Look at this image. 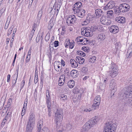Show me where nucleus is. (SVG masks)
<instances>
[{"label": "nucleus", "mask_w": 132, "mask_h": 132, "mask_svg": "<svg viewBox=\"0 0 132 132\" xmlns=\"http://www.w3.org/2000/svg\"><path fill=\"white\" fill-rule=\"evenodd\" d=\"M29 120L27 123L26 132H31L35 122V116L32 113H30L28 118Z\"/></svg>", "instance_id": "1"}, {"label": "nucleus", "mask_w": 132, "mask_h": 132, "mask_svg": "<svg viewBox=\"0 0 132 132\" xmlns=\"http://www.w3.org/2000/svg\"><path fill=\"white\" fill-rule=\"evenodd\" d=\"M63 112L62 110L58 109L55 113V122L56 124V128H58L61 125V121L63 119Z\"/></svg>", "instance_id": "2"}, {"label": "nucleus", "mask_w": 132, "mask_h": 132, "mask_svg": "<svg viewBox=\"0 0 132 132\" xmlns=\"http://www.w3.org/2000/svg\"><path fill=\"white\" fill-rule=\"evenodd\" d=\"M109 68V70L108 71V75L112 78H114L117 75L118 71L114 63H112Z\"/></svg>", "instance_id": "3"}, {"label": "nucleus", "mask_w": 132, "mask_h": 132, "mask_svg": "<svg viewBox=\"0 0 132 132\" xmlns=\"http://www.w3.org/2000/svg\"><path fill=\"white\" fill-rule=\"evenodd\" d=\"M129 96L124 95L123 93H121L120 94L118 100H122L125 105L132 106V97H129Z\"/></svg>", "instance_id": "4"}, {"label": "nucleus", "mask_w": 132, "mask_h": 132, "mask_svg": "<svg viewBox=\"0 0 132 132\" xmlns=\"http://www.w3.org/2000/svg\"><path fill=\"white\" fill-rule=\"evenodd\" d=\"M112 122H109L106 123L103 132H115L117 127L116 123L111 124Z\"/></svg>", "instance_id": "5"}, {"label": "nucleus", "mask_w": 132, "mask_h": 132, "mask_svg": "<svg viewBox=\"0 0 132 132\" xmlns=\"http://www.w3.org/2000/svg\"><path fill=\"white\" fill-rule=\"evenodd\" d=\"M77 19L74 15H69L66 20V23L68 26H72V24L75 22Z\"/></svg>", "instance_id": "6"}, {"label": "nucleus", "mask_w": 132, "mask_h": 132, "mask_svg": "<svg viewBox=\"0 0 132 132\" xmlns=\"http://www.w3.org/2000/svg\"><path fill=\"white\" fill-rule=\"evenodd\" d=\"M101 101V98L99 95H97L95 98L92 105L93 107L95 109L98 108Z\"/></svg>", "instance_id": "7"}, {"label": "nucleus", "mask_w": 132, "mask_h": 132, "mask_svg": "<svg viewBox=\"0 0 132 132\" xmlns=\"http://www.w3.org/2000/svg\"><path fill=\"white\" fill-rule=\"evenodd\" d=\"M130 7L129 5L126 3H123L119 5V9L122 12H126L128 11Z\"/></svg>", "instance_id": "8"}, {"label": "nucleus", "mask_w": 132, "mask_h": 132, "mask_svg": "<svg viewBox=\"0 0 132 132\" xmlns=\"http://www.w3.org/2000/svg\"><path fill=\"white\" fill-rule=\"evenodd\" d=\"M124 92H121L120 94L123 93L124 95H127V96H129L131 94H132V84L129 85L126 88H125V89H124Z\"/></svg>", "instance_id": "9"}, {"label": "nucleus", "mask_w": 132, "mask_h": 132, "mask_svg": "<svg viewBox=\"0 0 132 132\" xmlns=\"http://www.w3.org/2000/svg\"><path fill=\"white\" fill-rule=\"evenodd\" d=\"M82 3L80 2H78L76 3L73 6V10L74 12L77 11V10H81V8L82 7Z\"/></svg>", "instance_id": "10"}, {"label": "nucleus", "mask_w": 132, "mask_h": 132, "mask_svg": "<svg viewBox=\"0 0 132 132\" xmlns=\"http://www.w3.org/2000/svg\"><path fill=\"white\" fill-rule=\"evenodd\" d=\"M85 32L84 35L85 36L87 37H91L93 35V32L92 31L88 29V28H85L84 30L83 31L81 32V33L82 34L83 32Z\"/></svg>", "instance_id": "11"}, {"label": "nucleus", "mask_w": 132, "mask_h": 132, "mask_svg": "<svg viewBox=\"0 0 132 132\" xmlns=\"http://www.w3.org/2000/svg\"><path fill=\"white\" fill-rule=\"evenodd\" d=\"M77 15L79 17L82 18L85 15L86 11L85 10L81 9V10H77L76 11Z\"/></svg>", "instance_id": "12"}, {"label": "nucleus", "mask_w": 132, "mask_h": 132, "mask_svg": "<svg viewBox=\"0 0 132 132\" xmlns=\"http://www.w3.org/2000/svg\"><path fill=\"white\" fill-rule=\"evenodd\" d=\"M119 28L116 26L112 25L110 28L109 30L110 32L116 34L119 31Z\"/></svg>", "instance_id": "13"}, {"label": "nucleus", "mask_w": 132, "mask_h": 132, "mask_svg": "<svg viewBox=\"0 0 132 132\" xmlns=\"http://www.w3.org/2000/svg\"><path fill=\"white\" fill-rule=\"evenodd\" d=\"M96 117L95 118H93L89 120L87 122L92 127L93 126L95 125L97 123V120L96 119Z\"/></svg>", "instance_id": "14"}, {"label": "nucleus", "mask_w": 132, "mask_h": 132, "mask_svg": "<svg viewBox=\"0 0 132 132\" xmlns=\"http://www.w3.org/2000/svg\"><path fill=\"white\" fill-rule=\"evenodd\" d=\"M95 13L96 17L98 18L102 16H103L104 15L103 11L100 9H96L95 10Z\"/></svg>", "instance_id": "15"}, {"label": "nucleus", "mask_w": 132, "mask_h": 132, "mask_svg": "<svg viewBox=\"0 0 132 132\" xmlns=\"http://www.w3.org/2000/svg\"><path fill=\"white\" fill-rule=\"evenodd\" d=\"M91 127L90 125L87 122L83 127L82 129L81 130L82 132H86Z\"/></svg>", "instance_id": "16"}, {"label": "nucleus", "mask_w": 132, "mask_h": 132, "mask_svg": "<svg viewBox=\"0 0 132 132\" xmlns=\"http://www.w3.org/2000/svg\"><path fill=\"white\" fill-rule=\"evenodd\" d=\"M76 61L80 64H83L85 61V59L82 57L77 56L76 58Z\"/></svg>", "instance_id": "17"}, {"label": "nucleus", "mask_w": 132, "mask_h": 132, "mask_svg": "<svg viewBox=\"0 0 132 132\" xmlns=\"http://www.w3.org/2000/svg\"><path fill=\"white\" fill-rule=\"evenodd\" d=\"M43 124V121L42 120H40L37 123V129H38V132L40 131L43 129H41V128L42 127V125Z\"/></svg>", "instance_id": "18"}, {"label": "nucleus", "mask_w": 132, "mask_h": 132, "mask_svg": "<svg viewBox=\"0 0 132 132\" xmlns=\"http://www.w3.org/2000/svg\"><path fill=\"white\" fill-rule=\"evenodd\" d=\"M65 78L64 76H61L59 80V85L60 86H61L64 84Z\"/></svg>", "instance_id": "19"}, {"label": "nucleus", "mask_w": 132, "mask_h": 132, "mask_svg": "<svg viewBox=\"0 0 132 132\" xmlns=\"http://www.w3.org/2000/svg\"><path fill=\"white\" fill-rule=\"evenodd\" d=\"M42 15V9H41L38 12L37 15L38 20L37 22V24H38L40 22V20L41 19Z\"/></svg>", "instance_id": "20"}, {"label": "nucleus", "mask_w": 132, "mask_h": 132, "mask_svg": "<svg viewBox=\"0 0 132 132\" xmlns=\"http://www.w3.org/2000/svg\"><path fill=\"white\" fill-rule=\"evenodd\" d=\"M68 85L70 88H72L75 86V82L73 80H70L68 82Z\"/></svg>", "instance_id": "21"}, {"label": "nucleus", "mask_w": 132, "mask_h": 132, "mask_svg": "<svg viewBox=\"0 0 132 132\" xmlns=\"http://www.w3.org/2000/svg\"><path fill=\"white\" fill-rule=\"evenodd\" d=\"M107 16L108 18H112L113 16V12L112 10L108 11L107 12Z\"/></svg>", "instance_id": "22"}, {"label": "nucleus", "mask_w": 132, "mask_h": 132, "mask_svg": "<svg viewBox=\"0 0 132 132\" xmlns=\"http://www.w3.org/2000/svg\"><path fill=\"white\" fill-rule=\"evenodd\" d=\"M77 70H72L70 73V75L72 77L75 78L77 76Z\"/></svg>", "instance_id": "23"}, {"label": "nucleus", "mask_w": 132, "mask_h": 132, "mask_svg": "<svg viewBox=\"0 0 132 132\" xmlns=\"http://www.w3.org/2000/svg\"><path fill=\"white\" fill-rule=\"evenodd\" d=\"M97 38L99 40H103L105 39L106 36L104 34L101 33L98 35Z\"/></svg>", "instance_id": "24"}, {"label": "nucleus", "mask_w": 132, "mask_h": 132, "mask_svg": "<svg viewBox=\"0 0 132 132\" xmlns=\"http://www.w3.org/2000/svg\"><path fill=\"white\" fill-rule=\"evenodd\" d=\"M125 18L123 17L119 18L118 19V22L121 23H125Z\"/></svg>", "instance_id": "25"}, {"label": "nucleus", "mask_w": 132, "mask_h": 132, "mask_svg": "<svg viewBox=\"0 0 132 132\" xmlns=\"http://www.w3.org/2000/svg\"><path fill=\"white\" fill-rule=\"evenodd\" d=\"M115 5V4L113 1H110L107 4V6L109 7V9L113 8Z\"/></svg>", "instance_id": "26"}, {"label": "nucleus", "mask_w": 132, "mask_h": 132, "mask_svg": "<svg viewBox=\"0 0 132 132\" xmlns=\"http://www.w3.org/2000/svg\"><path fill=\"white\" fill-rule=\"evenodd\" d=\"M58 63H59L58 65H56L54 66V68L56 70L58 71H60L62 69V66H61L60 63L59 62H58Z\"/></svg>", "instance_id": "27"}, {"label": "nucleus", "mask_w": 132, "mask_h": 132, "mask_svg": "<svg viewBox=\"0 0 132 132\" xmlns=\"http://www.w3.org/2000/svg\"><path fill=\"white\" fill-rule=\"evenodd\" d=\"M71 42H70V40L69 39H66L65 40L64 45L66 48H68Z\"/></svg>", "instance_id": "28"}, {"label": "nucleus", "mask_w": 132, "mask_h": 132, "mask_svg": "<svg viewBox=\"0 0 132 132\" xmlns=\"http://www.w3.org/2000/svg\"><path fill=\"white\" fill-rule=\"evenodd\" d=\"M114 81L115 80L114 79L112 80L110 84V86H111V88L113 89L115 88L116 83L114 82Z\"/></svg>", "instance_id": "29"}, {"label": "nucleus", "mask_w": 132, "mask_h": 132, "mask_svg": "<svg viewBox=\"0 0 132 132\" xmlns=\"http://www.w3.org/2000/svg\"><path fill=\"white\" fill-rule=\"evenodd\" d=\"M77 54L82 56H86V54L81 51H77Z\"/></svg>", "instance_id": "30"}, {"label": "nucleus", "mask_w": 132, "mask_h": 132, "mask_svg": "<svg viewBox=\"0 0 132 132\" xmlns=\"http://www.w3.org/2000/svg\"><path fill=\"white\" fill-rule=\"evenodd\" d=\"M105 21L103 24L104 25L106 26L109 25L111 23V21L110 19H107Z\"/></svg>", "instance_id": "31"}, {"label": "nucleus", "mask_w": 132, "mask_h": 132, "mask_svg": "<svg viewBox=\"0 0 132 132\" xmlns=\"http://www.w3.org/2000/svg\"><path fill=\"white\" fill-rule=\"evenodd\" d=\"M96 57L95 56H93L90 57L89 59V61L92 63H94L96 59Z\"/></svg>", "instance_id": "32"}, {"label": "nucleus", "mask_w": 132, "mask_h": 132, "mask_svg": "<svg viewBox=\"0 0 132 132\" xmlns=\"http://www.w3.org/2000/svg\"><path fill=\"white\" fill-rule=\"evenodd\" d=\"M60 98L61 100L64 101L68 99L67 96L64 94L61 95L60 97Z\"/></svg>", "instance_id": "33"}, {"label": "nucleus", "mask_w": 132, "mask_h": 132, "mask_svg": "<svg viewBox=\"0 0 132 132\" xmlns=\"http://www.w3.org/2000/svg\"><path fill=\"white\" fill-rule=\"evenodd\" d=\"M27 100H28L27 98H26L25 99L23 105V109H24V110H26L27 106L28 103Z\"/></svg>", "instance_id": "34"}, {"label": "nucleus", "mask_w": 132, "mask_h": 132, "mask_svg": "<svg viewBox=\"0 0 132 132\" xmlns=\"http://www.w3.org/2000/svg\"><path fill=\"white\" fill-rule=\"evenodd\" d=\"M13 28L14 26H12L9 28L7 33V35L8 36H9L11 33Z\"/></svg>", "instance_id": "35"}, {"label": "nucleus", "mask_w": 132, "mask_h": 132, "mask_svg": "<svg viewBox=\"0 0 132 132\" xmlns=\"http://www.w3.org/2000/svg\"><path fill=\"white\" fill-rule=\"evenodd\" d=\"M114 12L115 14L118 15H119L122 12V11H121V10L120 9L119 6L116 10H115Z\"/></svg>", "instance_id": "36"}, {"label": "nucleus", "mask_w": 132, "mask_h": 132, "mask_svg": "<svg viewBox=\"0 0 132 132\" xmlns=\"http://www.w3.org/2000/svg\"><path fill=\"white\" fill-rule=\"evenodd\" d=\"M105 84H103L100 83L99 84V88H100L102 90H103L105 88V87L106 86Z\"/></svg>", "instance_id": "37"}, {"label": "nucleus", "mask_w": 132, "mask_h": 132, "mask_svg": "<svg viewBox=\"0 0 132 132\" xmlns=\"http://www.w3.org/2000/svg\"><path fill=\"white\" fill-rule=\"evenodd\" d=\"M107 19V18L105 16H102L101 18L100 19V21L101 23L103 24H104V22H105V20H106Z\"/></svg>", "instance_id": "38"}, {"label": "nucleus", "mask_w": 132, "mask_h": 132, "mask_svg": "<svg viewBox=\"0 0 132 132\" xmlns=\"http://www.w3.org/2000/svg\"><path fill=\"white\" fill-rule=\"evenodd\" d=\"M38 75L37 72V73H36V72L35 73V79H34V83L35 84H36L38 81Z\"/></svg>", "instance_id": "39"}, {"label": "nucleus", "mask_w": 132, "mask_h": 132, "mask_svg": "<svg viewBox=\"0 0 132 132\" xmlns=\"http://www.w3.org/2000/svg\"><path fill=\"white\" fill-rule=\"evenodd\" d=\"M50 34L49 33H48L46 35L45 38V40L46 41H48L50 38Z\"/></svg>", "instance_id": "40"}, {"label": "nucleus", "mask_w": 132, "mask_h": 132, "mask_svg": "<svg viewBox=\"0 0 132 132\" xmlns=\"http://www.w3.org/2000/svg\"><path fill=\"white\" fill-rule=\"evenodd\" d=\"M80 38L79 39V42H82L83 41L85 42V40H86L87 42H88L89 41L87 39H86L84 38L83 37H80Z\"/></svg>", "instance_id": "41"}, {"label": "nucleus", "mask_w": 132, "mask_h": 132, "mask_svg": "<svg viewBox=\"0 0 132 132\" xmlns=\"http://www.w3.org/2000/svg\"><path fill=\"white\" fill-rule=\"evenodd\" d=\"M53 25H54V23L52 21L51 22V21H50L49 22V24L48 25V27H49V28H50V29H51L52 28Z\"/></svg>", "instance_id": "42"}, {"label": "nucleus", "mask_w": 132, "mask_h": 132, "mask_svg": "<svg viewBox=\"0 0 132 132\" xmlns=\"http://www.w3.org/2000/svg\"><path fill=\"white\" fill-rule=\"evenodd\" d=\"M74 43H75L73 42H71V43L69 46V47L70 48L72 49L75 46Z\"/></svg>", "instance_id": "43"}, {"label": "nucleus", "mask_w": 132, "mask_h": 132, "mask_svg": "<svg viewBox=\"0 0 132 132\" xmlns=\"http://www.w3.org/2000/svg\"><path fill=\"white\" fill-rule=\"evenodd\" d=\"M88 70V69L87 67H83L82 68L81 71L84 73L86 72Z\"/></svg>", "instance_id": "44"}, {"label": "nucleus", "mask_w": 132, "mask_h": 132, "mask_svg": "<svg viewBox=\"0 0 132 132\" xmlns=\"http://www.w3.org/2000/svg\"><path fill=\"white\" fill-rule=\"evenodd\" d=\"M46 103H47V107L48 108V109H51V108H50V107L51 106V101H49L47 102L46 101Z\"/></svg>", "instance_id": "45"}, {"label": "nucleus", "mask_w": 132, "mask_h": 132, "mask_svg": "<svg viewBox=\"0 0 132 132\" xmlns=\"http://www.w3.org/2000/svg\"><path fill=\"white\" fill-rule=\"evenodd\" d=\"M37 26V24L35 23H34L33 25H32V30H33L35 31L36 29V27Z\"/></svg>", "instance_id": "46"}, {"label": "nucleus", "mask_w": 132, "mask_h": 132, "mask_svg": "<svg viewBox=\"0 0 132 132\" xmlns=\"http://www.w3.org/2000/svg\"><path fill=\"white\" fill-rule=\"evenodd\" d=\"M67 129L68 130H71L72 128V127L71 124H69L67 126Z\"/></svg>", "instance_id": "47"}, {"label": "nucleus", "mask_w": 132, "mask_h": 132, "mask_svg": "<svg viewBox=\"0 0 132 132\" xmlns=\"http://www.w3.org/2000/svg\"><path fill=\"white\" fill-rule=\"evenodd\" d=\"M79 89L77 88H74L73 90V92L75 94L79 92Z\"/></svg>", "instance_id": "48"}, {"label": "nucleus", "mask_w": 132, "mask_h": 132, "mask_svg": "<svg viewBox=\"0 0 132 132\" xmlns=\"http://www.w3.org/2000/svg\"><path fill=\"white\" fill-rule=\"evenodd\" d=\"M75 62V60L73 59H71L70 61V62L71 67H73V65L74 64Z\"/></svg>", "instance_id": "49"}, {"label": "nucleus", "mask_w": 132, "mask_h": 132, "mask_svg": "<svg viewBox=\"0 0 132 132\" xmlns=\"http://www.w3.org/2000/svg\"><path fill=\"white\" fill-rule=\"evenodd\" d=\"M48 118H50L52 115L51 109L48 110Z\"/></svg>", "instance_id": "50"}, {"label": "nucleus", "mask_w": 132, "mask_h": 132, "mask_svg": "<svg viewBox=\"0 0 132 132\" xmlns=\"http://www.w3.org/2000/svg\"><path fill=\"white\" fill-rule=\"evenodd\" d=\"M16 73H17L16 76L15 74H14L13 76V78H14V77L16 78V81H15V83L14 84H14H15V83H16V80L17 79L18 77V72L17 71Z\"/></svg>", "instance_id": "51"}, {"label": "nucleus", "mask_w": 132, "mask_h": 132, "mask_svg": "<svg viewBox=\"0 0 132 132\" xmlns=\"http://www.w3.org/2000/svg\"><path fill=\"white\" fill-rule=\"evenodd\" d=\"M9 117H6V116L5 118L3 121V122L2 123V125H3L5 124V122H6V121L8 119Z\"/></svg>", "instance_id": "52"}, {"label": "nucleus", "mask_w": 132, "mask_h": 132, "mask_svg": "<svg viewBox=\"0 0 132 132\" xmlns=\"http://www.w3.org/2000/svg\"><path fill=\"white\" fill-rule=\"evenodd\" d=\"M39 132H48V130L46 128H43V129Z\"/></svg>", "instance_id": "53"}, {"label": "nucleus", "mask_w": 132, "mask_h": 132, "mask_svg": "<svg viewBox=\"0 0 132 132\" xmlns=\"http://www.w3.org/2000/svg\"><path fill=\"white\" fill-rule=\"evenodd\" d=\"M59 42L58 41H55L54 43V46L55 47H56L59 46Z\"/></svg>", "instance_id": "54"}, {"label": "nucleus", "mask_w": 132, "mask_h": 132, "mask_svg": "<svg viewBox=\"0 0 132 132\" xmlns=\"http://www.w3.org/2000/svg\"><path fill=\"white\" fill-rule=\"evenodd\" d=\"M25 81L24 80H23L21 83V88L22 89L24 85Z\"/></svg>", "instance_id": "55"}, {"label": "nucleus", "mask_w": 132, "mask_h": 132, "mask_svg": "<svg viewBox=\"0 0 132 132\" xmlns=\"http://www.w3.org/2000/svg\"><path fill=\"white\" fill-rule=\"evenodd\" d=\"M53 45H50L49 48L50 49V53H51L52 52V51L53 50Z\"/></svg>", "instance_id": "56"}, {"label": "nucleus", "mask_w": 132, "mask_h": 132, "mask_svg": "<svg viewBox=\"0 0 132 132\" xmlns=\"http://www.w3.org/2000/svg\"><path fill=\"white\" fill-rule=\"evenodd\" d=\"M26 110H24L23 109H22V112L21 113V115L22 116V118L23 116L25 114V111Z\"/></svg>", "instance_id": "57"}, {"label": "nucleus", "mask_w": 132, "mask_h": 132, "mask_svg": "<svg viewBox=\"0 0 132 132\" xmlns=\"http://www.w3.org/2000/svg\"><path fill=\"white\" fill-rule=\"evenodd\" d=\"M53 10V9L52 7L48 9V11L50 13H51V14H53V13L52 12V11Z\"/></svg>", "instance_id": "58"}, {"label": "nucleus", "mask_w": 132, "mask_h": 132, "mask_svg": "<svg viewBox=\"0 0 132 132\" xmlns=\"http://www.w3.org/2000/svg\"><path fill=\"white\" fill-rule=\"evenodd\" d=\"M9 22H6V23L4 27V28L5 29H6L9 26Z\"/></svg>", "instance_id": "59"}, {"label": "nucleus", "mask_w": 132, "mask_h": 132, "mask_svg": "<svg viewBox=\"0 0 132 132\" xmlns=\"http://www.w3.org/2000/svg\"><path fill=\"white\" fill-rule=\"evenodd\" d=\"M11 76L10 74H9L7 76V82H9L10 80Z\"/></svg>", "instance_id": "60"}, {"label": "nucleus", "mask_w": 132, "mask_h": 132, "mask_svg": "<svg viewBox=\"0 0 132 132\" xmlns=\"http://www.w3.org/2000/svg\"><path fill=\"white\" fill-rule=\"evenodd\" d=\"M46 101L48 102L51 101V98L50 96H48L47 95H46Z\"/></svg>", "instance_id": "61"}, {"label": "nucleus", "mask_w": 132, "mask_h": 132, "mask_svg": "<svg viewBox=\"0 0 132 132\" xmlns=\"http://www.w3.org/2000/svg\"><path fill=\"white\" fill-rule=\"evenodd\" d=\"M108 79L107 78H106V79H105L103 81H104L103 84H105V85L106 86V85L108 83Z\"/></svg>", "instance_id": "62"}, {"label": "nucleus", "mask_w": 132, "mask_h": 132, "mask_svg": "<svg viewBox=\"0 0 132 132\" xmlns=\"http://www.w3.org/2000/svg\"><path fill=\"white\" fill-rule=\"evenodd\" d=\"M98 27V30L100 31H101L104 30V28L101 26H100Z\"/></svg>", "instance_id": "63"}, {"label": "nucleus", "mask_w": 132, "mask_h": 132, "mask_svg": "<svg viewBox=\"0 0 132 132\" xmlns=\"http://www.w3.org/2000/svg\"><path fill=\"white\" fill-rule=\"evenodd\" d=\"M128 26V27L130 28V29L132 30V21L129 23Z\"/></svg>", "instance_id": "64"}]
</instances>
